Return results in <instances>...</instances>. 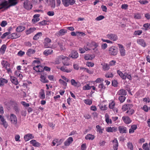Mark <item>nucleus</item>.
I'll return each instance as SVG.
<instances>
[{
    "label": "nucleus",
    "mask_w": 150,
    "mask_h": 150,
    "mask_svg": "<svg viewBox=\"0 0 150 150\" xmlns=\"http://www.w3.org/2000/svg\"><path fill=\"white\" fill-rule=\"evenodd\" d=\"M10 8L8 1L6 0H3L0 3V10H2L1 11H4Z\"/></svg>",
    "instance_id": "obj_1"
},
{
    "label": "nucleus",
    "mask_w": 150,
    "mask_h": 150,
    "mask_svg": "<svg viewBox=\"0 0 150 150\" xmlns=\"http://www.w3.org/2000/svg\"><path fill=\"white\" fill-rule=\"evenodd\" d=\"M33 69L37 72H42L44 70L50 71V68L48 67L45 66L44 68L42 66L40 65H37L33 67Z\"/></svg>",
    "instance_id": "obj_2"
},
{
    "label": "nucleus",
    "mask_w": 150,
    "mask_h": 150,
    "mask_svg": "<svg viewBox=\"0 0 150 150\" xmlns=\"http://www.w3.org/2000/svg\"><path fill=\"white\" fill-rule=\"evenodd\" d=\"M118 52L117 48L114 46L110 47L109 50V54L115 56L117 54Z\"/></svg>",
    "instance_id": "obj_3"
},
{
    "label": "nucleus",
    "mask_w": 150,
    "mask_h": 150,
    "mask_svg": "<svg viewBox=\"0 0 150 150\" xmlns=\"http://www.w3.org/2000/svg\"><path fill=\"white\" fill-rule=\"evenodd\" d=\"M9 120L11 124L16 125L17 123V119L16 115L13 114L10 115Z\"/></svg>",
    "instance_id": "obj_4"
},
{
    "label": "nucleus",
    "mask_w": 150,
    "mask_h": 150,
    "mask_svg": "<svg viewBox=\"0 0 150 150\" xmlns=\"http://www.w3.org/2000/svg\"><path fill=\"white\" fill-rule=\"evenodd\" d=\"M23 6L27 10H30L32 8L33 5L30 1L26 0L24 2Z\"/></svg>",
    "instance_id": "obj_5"
},
{
    "label": "nucleus",
    "mask_w": 150,
    "mask_h": 150,
    "mask_svg": "<svg viewBox=\"0 0 150 150\" xmlns=\"http://www.w3.org/2000/svg\"><path fill=\"white\" fill-rule=\"evenodd\" d=\"M106 37L113 41H116L118 39V37L116 34L113 33H110L106 35Z\"/></svg>",
    "instance_id": "obj_6"
},
{
    "label": "nucleus",
    "mask_w": 150,
    "mask_h": 150,
    "mask_svg": "<svg viewBox=\"0 0 150 150\" xmlns=\"http://www.w3.org/2000/svg\"><path fill=\"white\" fill-rule=\"evenodd\" d=\"M0 120L1 122L0 123V124L3 125L4 127L6 129L8 126V124L4 119V117L1 115H0Z\"/></svg>",
    "instance_id": "obj_7"
},
{
    "label": "nucleus",
    "mask_w": 150,
    "mask_h": 150,
    "mask_svg": "<svg viewBox=\"0 0 150 150\" xmlns=\"http://www.w3.org/2000/svg\"><path fill=\"white\" fill-rule=\"evenodd\" d=\"M51 42V40L48 38H46L44 42V47L45 48H51L52 47L50 43Z\"/></svg>",
    "instance_id": "obj_8"
},
{
    "label": "nucleus",
    "mask_w": 150,
    "mask_h": 150,
    "mask_svg": "<svg viewBox=\"0 0 150 150\" xmlns=\"http://www.w3.org/2000/svg\"><path fill=\"white\" fill-rule=\"evenodd\" d=\"M119 48L120 53L121 56L123 57L125 55L126 51L123 46L120 44L118 45Z\"/></svg>",
    "instance_id": "obj_9"
},
{
    "label": "nucleus",
    "mask_w": 150,
    "mask_h": 150,
    "mask_svg": "<svg viewBox=\"0 0 150 150\" xmlns=\"http://www.w3.org/2000/svg\"><path fill=\"white\" fill-rule=\"evenodd\" d=\"M133 105L131 104H127L123 105L122 107V109L123 111L127 110L132 108Z\"/></svg>",
    "instance_id": "obj_10"
},
{
    "label": "nucleus",
    "mask_w": 150,
    "mask_h": 150,
    "mask_svg": "<svg viewBox=\"0 0 150 150\" xmlns=\"http://www.w3.org/2000/svg\"><path fill=\"white\" fill-rule=\"evenodd\" d=\"M137 42L138 44L142 46L145 47L146 46V44L145 40L142 39H139L137 40Z\"/></svg>",
    "instance_id": "obj_11"
},
{
    "label": "nucleus",
    "mask_w": 150,
    "mask_h": 150,
    "mask_svg": "<svg viewBox=\"0 0 150 150\" xmlns=\"http://www.w3.org/2000/svg\"><path fill=\"white\" fill-rule=\"evenodd\" d=\"M118 129L120 133H126L127 132V128L124 126H120Z\"/></svg>",
    "instance_id": "obj_12"
},
{
    "label": "nucleus",
    "mask_w": 150,
    "mask_h": 150,
    "mask_svg": "<svg viewBox=\"0 0 150 150\" xmlns=\"http://www.w3.org/2000/svg\"><path fill=\"white\" fill-rule=\"evenodd\" d=\"M123 121L126 124H129L132 122L131 119L127 116H124L122 117Z\"/></svg>",
    "instance_id": "obj_13"
},
{
    "label": "nucleus",
    "mask_w": 150,
    "mask_h": 150,
    "mask_svg": "<svg viewBox=\"0 0 150 150\" xmlns=\"http://www.w3.org/2000/svg\"><path fill=\"white\" fill-rule=\"evenodd\" d=\"M18 0H8V2L10 7L16 5L18 3ZM23 1V0H21Z\"/></svg>",
    "instance_id": "obj_14"
},
{
    "label": "nucleus",
    "mask_w": 150,
    "mask_h": 150,
    "mask_svg": "<svg viewBox=\"0 0 150 150\" xmlns=\"http://www.w3.org/2000/svg\"><path fill=\"white\" fill-rule=\"evenodd\" d=\"M11 103L14 105L13 109L15 111L16 113H17L19 112V108L18 104L15 101H10Z\"/></svg>",
    "instance_id": "obj_15"
},
{
    "label": "nucleus",
    "mask_w": 150,
    "mask_h": 150,
    "mask_svg": "<svg viewBox=\"0 0 150 150\" xmlns=\"http://www.w3.org/2000/svg\"><path fill=\"white\" fill-rule=\"evenodd\" d=\"M69 56L72 58L76 59L78 57L79 55L78 52L76 51L73 50L71 52Z\"/></svg>",
    "instance_id": "obj_16"
},
{
    "label": "nucleus",
    "mask_w": 150,
    "mask_h": 150,
    "mask_svg": "<svg viewBox=\"0 0 150 150\" xmlns=\"http://www.w3.org/2000/svg\"><path fill=\"white\" fill-rule=\"evenodd\" d=\"M117 130V128L115 127H108L106 129V131L108 132H115Z\"/></svg>",
    "instance_id": "obj_17"
},
{
    "label": "nucleus",
    "mask_w": 150,
    "mask_h": 150,
    "mask_svg": "<svg viewBox=\"0 0 150 150\" xmlns=\"http://www.w3.org/2000/svg\"><path fill=\"white\" fill-rule=\"evenodd\" d=\"M95 57L94 54H87L85 55L84 58L86 60H92L94 59Z\"/></svg>",
    "instance_id": "obj_18"
},
{
    "label": "nucleus",
    "mask_w": 150,
    "mask_h": 150,
    "mask_svg": "<svg viewBox=\"0 0 150 150\" xmlns=\"http://www.w3.org/2000/svg\"><path fill=\"white\" fill-rule=\"evenodd\" d=\"M137 126L136 125H133L131 126L129 130V132L130 134L134 132L135 130L137 129Z\"/></svg>",
    "instance_id": "obj_19"
},
{
    "label": "nucleus",
    "mask_w": 150,
    "mask_h": 150,
    "mask_svg": "<svg viewBox=\"0 0 150 150\" xmlns=\"http://www.w3.org/2000/svg\"><path fill=\"white\" fill-rule=\"evenodd\" d=\"M96 130L97 132H98L100 134H101L103 133V131L104 130V128L99 125H97L96 126Z\"/></svg>",
    "instance_id": "obj_20"
},
{
    "label": "nucleus",
    "mask_w": 150,
    "mask_h": 150,
    "mask_svg": "<svg viewBox=\"0 0 150 150\" xmlns=\"http://www.w3.org/2000/svg\"><path fill=\"white\" fill-rule=\"evenodd\" d=\"M113 145V148L114 150H117L118 143L117 139L115 138L112 141Z\"/></svg>",
    "instance_id": "obj_21"
},
{
    "label": "nucleus",
    "mask_w": 150,
    "mask_h": 150,
    "mask_svg": "<svg viewBox=\"0 0 150 150\" xmlns=\"http://www.w3.org/2000/svg\"><path fill=\"white\" fill-rule=\"evenodd\" d=\"M117 94L120 96H126L127 94V92L125 90L122 89L118 91Z\"/></svg>",
    "instance_id": "obj_22"
},
{
    "label": "nucleus",
    "mask_w": 150,
    "mask_h": 150,
    "mask_svg": "<svg viewBox=\"0 0 150 150\" xmlns=\"http://www.w3.org/2000/svg\"><path fill=\"white\" fill-rule=\"evenodd\" d=\"M36 30V28L35 27L30 28L26 30L25 33L26 35H28L31 33H33Z\"/></svg>",
    "instance_id": "obj_23"
},
{
    "label": "nucleus",
    "mask_w": 150,
    "mask_h": 150,
    "mask_svg": "<svg viewBox=\"0 0 150 150\" xmlns=\"http://www.w3.org/2000/svg\"><path fill=\"white\" fill-rule=\"evenodd\" d=\"M66 31L65 30L62 29L56 33V35L58 37L65 34Z\"/></svg>",
    "instance_id": "obj_24"
},
{
    "label": "nucleus",
    "mask_w": 150,
    "mask_h": 150,
    "mask_svg": "<svg viewBox=\"0 0 150 150\" xmlns=\"http://www.w3.org/2000/svg\"><path fill=\"white\" fill-rule=\"evenodd\" d=\"M53 50L52 49L45 50L43 52V54L45 56H47L52 54Z\"/></svg>",
    "instance_id": "obj_25"
},
{
    "label": "nucleus",
    "mask_w": 150,
    "mask_h": 150,
    "mask_svg": "<svg viewBox=\"0 0 150 150\" xmlns=\"http://www.w3.org/2000/svg\"><path fill=\"white\" fill-rule=\"evenodd\" d=\"M95 138V136L93 135L89 134H87L85 137V139L87 140H93Z\"/></svg>",
    "instance_id": "obj_26"
},
{
    "label": "nucleus",
    "mask_w": 150,
    "mask_h": 150,
    "mask_svg": "<svg viewBox=\"0 0 150 150\" xmlns=\"http://www.w3.org/2000/svg\"><path fill=\"white\" fill-rule=\"evenodd\" d=\"M39 98L41 99H44L45 98V95L44 90L41 89L39 93Z\"/></svg>",
    "instance_id": "obj_27"
},
{
    "label": "nucleus",
    "mask_w": 150,
    "mask_h": 150,
    "mask_svg": "<svg viewBox=\"0 0 150 150\" xmlns=\"http://www.w3.org/2000/svg\"><path fill=\"white\" fill-rule=\"evenodd\" d=\"M33 138L32 134H28L25 135L24 137V139L25 141H27Z\"/></svg>",
    "instance_id": "obj_28"
},
{
    "label": "nucleus",
    "mask_w": 150,
    "mask_h": 150,
    "mask_svg": "<svg viewBox=\"0 0 150 150\" xmlns=\"http://www.w3.org/2000/svg\"><path fill=\"white\" fill-rule=\"evenodd\" d=\"M35 52V50L31 49H29L27 51L26 54L29 56H30L31 54H34Z\"/></svg>",
    "instance_id": "obj_29"
},
{
    "label": "nucleus",
    "mask_w": 150,
    "mask_h": 150,
    "mask_svg": "<svg viewBox=\"0 0 150 150\" xmlns=\"http://www.w3.org/2000/svg\"><path fill=\"white\" fill-rule=\"evenodd\" d=\"M20 36V35L17 33H14L11 35V38L12 39H15Z\"/></svg>",
    "instance_id": "obj_30"
},
{
    "label": "nucleus",
    "mask_w": 150,
    "mask_h": 150,
    "mask_svg": "<svg viewBox=\"0 0 150 150\" xmlns=\"http://www.w3.org/2000/svg\"><path fill=\"white\" fill-rule=\"evenodd\" d=\"M30 144H31L33 146H35L38 147L40 146V144L38 142H37L35 140H32L30 142Z\"/></svg>",
    "instance_id": "obj_31"
},
{
    "label": "nucleus",
    "mask_w": 150,
    "mask_h": 150,
    "mask_svg": "<svg viewBox=\"0 0 150 150\" xmlns=\"http://www.w3.org/2000/svg\"><path fill=\"white\" fill-rule=\"evenodd\" d=\"M7 82V80L2 78H0V86H4L5 83H6Z\"/></svg>",
    "instance_id": "obj_32"
},
{
    "label": "nucleus",
    "mask_w": 150,
    "mask_h": 150,
    "mask_svg": "<svg viewBox=\"0 0 150 150\" xmlns=\"http://www.w3.org/2000/svg\"><path fill=\"white\" fill-rule=\"evenodd\" d=\"M1 64L3 67L5 68L9 67L10 64L6 61L4 60L2 61L1 62Z\"/></svg>",
    "instance_id": "obj_33"
},
{
    "label": "nucleus",
    "mask_w": 150,
    "mask_h": 150,
    "mask_svg": "<svg viewBox=\"0 0 150 150\" xmlns=\"http://www.w3.org/2000/svg\"><path fill=\"white\" fill-rule=\"evenodd\" d=\"M25 29V27L23 26H20L18 27L16 29V31L18 32H21L24 30Z\"/></svg>",
    "instance_id": "obj_34"
},
{
    "label": "nucleus",
    "mask_w": 150,
    "mask_h": 150,
    "mask_svg": "<svg viewBox=\"0 0 150 150\" xmlns=\"http://www.w3.org/2000/svg\"><path fill=\"white\" fill-rule=\"evenodd\" d=\"M117 74L119 75L121 79L123 80L126 79V77L124 75V74H123L121 71L120 70H118L117 71Z\"/></svg>",
    "instance_id": "obj_35"
},
{
    "label": "nucleus",
    "mask_w": 150,
    "mask_h": 150,
    "mask_svg": "<svg viewBox=\"0 0 150 150\" xmlns=\"http://www.w3.org/2000/svg\"><path fill=\"white\" fill-rule=\"evenodd\" d=\"M75 0H66V7L69 5H73L75 3Z\"/></svg>",
    "instance_id": "obj_36"
},
{
    "label": "nucleus",
    "mask_w": 150,
    "mask_h": 150,
    "mask_svg": "<svg viewBox=\"0 0 150 150\" xmlns=\"http://www.w3.org/2000/svg\"><path fill=\"white\" fill-rule=\"evenodd\" d=\"M11 80L12 83L15 85H17L18 83L16 78L15 77L11 76Z\"/></svg>",
    "instance_id": "obj_37"
},
{
    "label": "nucleus",
    "mask_w": 150,
    "mask_h": 150,
    "mask_svg": "<svg viewBox=\"0 0 150 150\" xmlns=\"http://www.w3.org/2000/svg\"><path fill=\"white\" fill-rule=\"evenodd\" d=\"M59 57V60L60 61H62L63 63V64L64 65H65V62L66 61L65 57L63 55H60V56H59V57Z\"/></svg>",
    "instance_id": "obj_38"
},
{
    "label": "nucleus",
    "mask_w": 150,
    "mask_h": 150,
    "mask_svg": "<svg viewBox=\"0 0 150 150\" xmlns=\"http://www.w3.org/2000/svg\"><path fill=\"white\" fill-rule=\"evenodd\" d=\"M73 141V138L71 137H70L66 141V146H69L71 144Z\"/></svg>",
    "instance_id": "obj_39"
},
{
    "label": "nucleus",
    "mask_w": 150,
    "mask_h": 150,
    "mask_svg": "<svg viewBox=\"0 0 150 150\" xmlns=\"http://www.w3.org/2000/svg\"><path fill=\"white\" fill-rule=\"evenodd\" d=\"M42 35V33L39 32L34 36L33 39L34 40H37L39 38V37L41 36Z\"/></svg>",
    "instance_id": "obj_40"
},
{
    "label": "nucleus",
    "mask_w": 150,
    "mask_h": 150,
    "mask_svg": "<svg viewBox=\"0 0 150 150\" xmlns=\"http://www.w3.org/2000/svg\"><path fill=\"white\" fill-rule=\"evenodd\" d=\"M40 81L43 83H47L48 82V81L46 79L45 77L44 76L42 75H41L40 76Z\"/></svg>",
    "instance_id": "obj_41"
},
{
    "label": "nucleus",
    "mask_w": 150,
    "mask_h": 150,
    "mask_svg": "<svg viewBox=\"0 0 150 150\" xmlns=\"http://www.w3.org/2000/svg\"><path fill=\"white\" fill-rule=\"evenodd\" d=\"M105 121L108 124H111L112 123V121L111 119H109V116L107 114H106L105 115Z\"/></svg>",
    "instance_id": "obj_42"
},
{
    "label": "nucleus",
    "mask_w": 150,
    "mask_h": 150,
    "mask_svg": "<svg viewBox=\"0 0 150 150\" xmlns=\"http://www.w3.org/2000/svg\"><path fill=\"white\" fill-rule=\"evenodd\" d=\"M126 113L129 115H131L134 113V111L132 108L128 110L126 112Z\"/></svg>",
    "instance_id": "obj_43"
},
{
    "label": "nucleus",
    "mask_w": 150,
    "mask_h": 150,
    "mask_svg": "<svg viewBox=\"0 0 150 150\" xmlns=\"http://www.w3.org/2000/svg\"><path fill=\"white\" fill-rule=\"evenodd\" d=\"M50 5L52 8H54L55 6V0H50Z\"/></svg>",
    "instance_id": "obj_44"
},
{
    "label": "nucleus",
    "mask_w": 150,
    "mask_h": 150,
    "mask_svg": "<svg viewBox=\"0 0 150 150\" xmlns=\"http://www.w3.org/2000/svg\"><path fill=\"white\" fill-rule=\"evenodd\" d=\"M124 75L125 76L126 79L127 78L129 80H132V76L131 74L129 73H127L126 72L124 73Z\"/></svg>",
    "instance_id": "obj_45"
},
{
    "label": "nucleus",
    "mask_w": 150,
    "mask_h": 150,
    "mask_svg": "<svg viewBox=\"0 0 150 150\" xmlns=\"http://www.w3.org/2000/svg\"><path fill=\"white\" fill-rule=\"evenodd\" d=\"M110 66L107 64H104L103 66V69L104 71H107L110 69Z\"/></svg>",
    "instance_id": "obj_46"
},
{
    "label": "nucleus",
    "mask_w": 150,
    "mask_h": 150,
    "mask_svg": "<svg viewBox=\"0 0 150 150\" xmlns=\"http://www.w3.org/2000/svg\"><path fill=\"white\" fill-rule=\"evenodd\" d=\"M115 103L114 101H112L109 104V107L110 108L112 109L113 110H115L114 107L115 105Z\"/></svg>",
    "instance_id": "obj_47"
},
{
    "label": "nucleus",
    "mask_w": 150,
    "mask_h": 150,
    "mask_svg": "<svg viewBox=\"0 0 150 150\" xmlns=\"http://www.w3.org/2000/svg\"><path fill=\"white\" fill-rule=\"evenodd\" d=\"M84 103L87 105H91L92 103L91 100L89 99H86L83 100Z\"/></svg>",
    "instance_id": "obj_48"
},
{
    "label": "nucleus",
    "mask_w": 150,
    "mask_h": 150,
    "mask_svg": "<svg viewBox=\"0 0 150 150\" xmlns=\"http://www.w3.org/2000/svg\"><path fill=\"white\" fill-rule=\"evenodd\" d=\"M142 148L144 150H150L149 148L148 147V144L147 143L143 144Z\"/></svg>",
    "instance_id": "obj_49"
},
{
    "label": "nucleus",
    "mask_w": 150,
    "mask_h": 150,
    "mask_svg": "<svg viewBox=\"0 0 150 150\" xmlns=\"http://www.w3.org/2000/svg\"><path fill=\"white\" fill-rule=\"evenodd\" d=\"M105 76L106 78H109L113 77L114 75L112 73L108 72L105 75Z\"/></svg>",
    "instance_id": "obj_50"
},
{
    "label": "nucleus",
    "mask_w": 150,
    "mask_h": 150,
    "mask_svg": "<svg viewBox=\"0 0 150 150\" xmlns=\"http://www.w3.org/2000/svg\"><path fill=\"white\" fill-rule=\"evenodd\" d=\"M126 97L123 96H119L118 99L121 103H123L125 100Z\"/></svg>",
    "instance_id": "obj_51"
},
{
    "label": "nucleus",
    "mask_w": 150,
    "mask_h": 150,
    "mask_svg": "<svg viewBox=\"0 0 150 150\" xmlns=\"http://www.w3.org/2000/svg\"><path fill=\"white\" fill-rule=\"evenodd\" d=\"M71 82L72 85L76 87H78L77 82L74 79H72L71 81Z\"/></svg>",
    "instance_id": "obj_52"
},
{
    "label": "nucleus",
    "mask_w": 150,
    "mask_h": 150,
    "mask_svg": "<svg viewBox=\"0 0 150 150\" xmlns=\"http://www.w3.org/2000/svg\"><path fill=\"white\" fill-rule=\"evenodd\" d=\"M142 33V30H136L134 33V35H140Z\"/></svg>",
    "instance_id": "obj_53"
},
{
    "label": "nucleus",
    "mask_w": 150,
    "mask_h": 150,
    "mask_svg": "<svg viewBox=\"0 0 150 150\" xmlns=\"http://www.w3.org/2000/svg\"><path fill=\"white\" fill-rule=\"evenodd\" d=\"M98 87L100 89V91H103L105 88V87L103 83L100 84L98 86Z\"/></svg>",
    "instance_id": "obj_54"
},
{
    "label": "nucleus",
    "mask_w": 150,
    "mask_h": 150,
    "mask_svg": "<svg viewBox=\"0 0 150 150\" xmlns=\"http://www.w3.org/2000/svg\"><path fill=\"white\" fill-rule=\"evenodd\" d=\"M11 33L10 32H8L4 33L1 36V38L2 39L5 38L7 36L9 35Z\"/></svg>",
    "instance_id": "obj_55"
},
{
    "label": "nucleus",
    "mask_w": 150,
    "mask_h": 150,
    "mask_svg": "<svg viewBox=\"0 0 150 150\" xmlns=\"http://www.w3.org/2000/svg\"><path fill=\"white\" fill-rule=\"evenodd\" d=\"M134 18L137 19H140L141 18V14L138 13H135L134 14Z\"/></svg>",
    "instance_id": "obj_56"
},
{
    "label": "nucleus",
    "mask_w": 150,
    "mask_h": 150,
    "mask_svg": "<svg viewBox=\"0 0 150 150\" xmlns=\"http://www.w3.org/2000/svg\"><path fill=\"white\" fill-rule=\"evenodd\" d=\"M6 46L5 45H3L0 48V51L4 53L6 50Z\"/></svg>",
    "instance_id": "obj_57"
},
{
    "label": "nucleus",
    "mask_w": 150,
    "mask_h": 150,
    "mask_svg": "<svg viewBox=\"0 0 150 150\" xmlns=\"http://www.w3.org/2000/svg\"><path fill=\"white\" fill-rule=\"evenodd\" d=\"M100 109L102 110H106L107 109V107L106 105H102L100 106Z\"/></svg>",
    "instance_id": "obj_58"
},
{
    "label": "nucleus",
    "mask_w": 150,
    "mask_h": 150,
    "mask_svg": "<svg viewBox=\"0 0 150 150\" xmlns=\"http://www.w3.org/2000/svg\"><path fill=\"white\" fill-rule=\"evenodd\" d=\"M47 21L44 20L38 23V24L40 25H43L47 24Z\"/></svg>",
    "instance_id": "obj_59"
},
{
    "label": "nucleus",
    "mask_w": 150,
    "mask_h": 150,
    "mask_svg": "<svg viewBox=\"0 0 150 150\" xmlns=\"http://www.w3.org/2000/svg\"><path fill=\"white\" fill-rule=\"evenodd\" d=\"M91 88V87L89 86L88 84L85 85L83 87V89L84 90H89Z\"/></svg>",
    "instance_id": "obj_60"
},
{
    "label": "nucleus",
    "mask_w": 150,
    "mask_h": 150,
    "mask_svg": "<svg viewBox=\"0 0 150 150\" xmlns=\"http://www.w3.org/2000/svg\"><path fill=\"white\" fill-rule=\"evenodd\" d=\"M104 18L105 17L104 16L100 15L97 17L96 18V20L98 21H100L104 19Z\"/></svg>",
    "instance_id": "obj_61"
},
{
    "label": "nucleus",
    "mask_w": 150,
    "mask_h": 150,
    "mask_svg": "<svg viewBox=\"0 0 150 150\" xmlns=\"http://www.w3.org/2000/svg\"><path fill=\"white\" fill-rule=\"evenodd\" d=\"M128 147L131 150H133V146L132 143L129 142L127 144Z\"/></svg>",
    "instance_id": "obj_62"
},
{
    "label": "nucleus",
    "mask_w": 150,
    "mask_h": 150,
    "mask_svg": "<svg viewBox=\"0 0 150 150\" xmlns=\"http://www.w3.org/2000/svg\"><path fill=\"white\" fill-rule=\"evenodd\" d=\"M138 1L142 4H146L148 3V1L146 0L144 1L140 0Z\"/></svg>",
    "instance_id": "obj_63"
},
{
    "label": "nucleus",
    "mask_w": 150,
    "mask_h": 150,
    "mask_svg": "<svg viewBox=\"0 0 150 150\" xmlns=\"http://www.w3.org/2000/svg\"><path fill=\"white\" fill-rule=\"evenodd\" d=\"M118 84V83L116 80H114L112 81V85L114 87H117Z\"/></svg>",
    "instance_id": "obj_64"
}]
</instances>
